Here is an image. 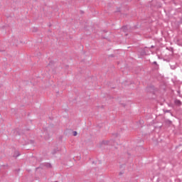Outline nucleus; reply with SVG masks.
<instances>
[{"mask_svg": "<svg viewBox=\"0 0 182 182\" xmlns=\"http://www.w3.org/2000/svg\"><path fill=\"white\" fill-rule=\"evenodd\" d=\"M150 53H151V50L150 48L146 47L141 51V55H142V56H144V55H150Z\"/></svg>", "mask_w": 182, "mask_h": 182, "instance_id": "f257e3e1", "label": "nucleus"}, {"mask_svg": "<svg viewBox=\"0 0 182 182\" xmlns=\"http://www.w3.org/2000/svg\"><path fill=\"white\" fill-rule=\"evenodd\" d=\"M146 92H149V93H153L154 94V86H149L147 87L146 89Z\"/></svg>", "mask_w": 182, "mask_h": 182, "instance_id": "f03ea898", "label": "nucleus"}, {"mask_svg": "<svg viewBox=\"0 0 182 182\" xmlns=\"http://www.w3.org/2000/svg\"><path fill=\"white\" fill-rule=\"evenodd\" d=\"M166 86H167V83L164 82V85H161V90H163L164 92H166Z\"/></svg>", "mask_w": 182, "mask_h": 182, "instance_id": "7ed1b4c3", "label": "nucleus"}, {"mask_svg": "<svg viewBox=\"0 0 182 182\" xmlns=\"http://www.w3.org/2000/svg\"><path fill=\"white\" fill-rule=\"evenodd\" d=\"M174 103L176 106H181L182 102L180 101V100H175Z\"/></svg>", "mask_w": 182, "mask_h": 182, "instance_id": "20e7f679", "label": "nucleus"}, {"mask_svg": "<svg viewBox=\"0 0 182 182\" xmlns=\"http://www.w3.org/2000/svg\"><path fill=\"white\" fill-rule=\"evenodd\" d=\"M43 166H45L47 168H52V164H50V163L43 164Z\"/></svg>", "mask_w": 182, "mask_h": 182, "instance_id": "39448f33", "label": "nucleus"}, {"mask_svg": "<svg viewBox=\"0 0 182 182\" xmlns=\"http://www.w3.org/2000/svg\"><path fill=\"white\" fill-rule=\"evenodd\" d=\"M58 151H59V149H58V148L54 149L53 150V151L51 152V154L55 155V154H56L58 153Z\"/></svg>", "mask_w": 182, "mask_h": 182, "instance_id": "423d86ee", "label": "nucleus"}, {"mask_svg": "<svg viewBox=\"0 0 182 182\" xmlns=\"http://www.w3.org/2000/svg\"><path fill=\"white\" fill-rule=\"evenodd\" d=\"M122 31H123V32H127V26H124L122 27Z\"/></svg>", "mask_w": 182, "mask_h": 182, "instance_id": "0eeeda50", "label": "nucleus"}, {"mask_svg": "<svg viewBox=\"0 0 182 182\" xmlns=\"http://www.w3.org/2000/svg\"><path fill=\"white\" fill-rule=\"evenodd\" d=\"M109 141H102V144H104L105 146H107L109 144Z\"/></svg>", "mask_w": 182, "mask_h": 182, "instance_id": "6e6552de", "label": "nucleus"}, {"mask_svg": "<svg viewBox=\"0 0 182 182\" xmlns=\"http://www.w3.org/2000/svg\"><path fill=\"white\" fill-rule=\"evenodd\" d=\"M19 156H21V154L19 153V151L15 152L14 157H19Z\"/></svg>", "mask_w": 182, "mask_h": 182, "instance_id": "1a4fd4ad", "label": "nucleus"}, {"mask_svg": "<svg viewBox=\"0 0 182 182\" xmlns=\"http://www.w3.org/2000/svg\"><path fill=\"white\" fill-rule=\"evenodd\" d=\"M19 156H21V154L19 153V151L15 152L14 157H19Z\"/></svg>", "mask_w": 182, "mask_h": 182, "instance_id": "9d476101", "label": "nucleus"}, {"mask_svg": "<svg viewBox=\"0 0 182 182\" xmlns=\"http://www.w3.org/2000/svg\"><path fill=\"white\" fill-rule=\"evenodd\" d=\"M154 70H159V65H154Z\"/></svg>", "mask_w": 182, "mask_h": 182, "instance_id": "9b49d317", "label": "nucleus"}, {"mask_svg": "<svg viewBox=\"0 0 182 182\" xmlns=\"http://www.w3.org/2000/svg\"><path fill=\"white\" fill-rule=\"evenodd\" d=\"M73 136H77V132L74 131V132H73Z\"/></svg>", "mask_w": 182, "mask_h": 182, "instance_id": "f8f14e48", "label": "nucleus"}, {"mask_svg": "<svg viewBox=\"0 0 182 182\" xmlns=\"http://www.w3.org/2000/svg\"><path fill=\"white\" fill-rule=\"evenodd\" d=\"M53 61H50V63H48V66H51V65H53Z\"/></svg>", "mask_w": 182, "mask_h": 182, "instance_id": "ddd939ff", "label": "nucleus"}, {"mask_svg": "<svg viewBox=\"0 0 182 182\" xmlns=\"http://www.w3.org/2000/svg\"><path fill=\"white\" fill-rule=\"evenodd\" d=\"M121 105H122V106L123 107H126V104L122 103V104H121Z\"/></svg>", "mask_w": 182, "mask_h": 182, "instance_id": "4468645a", "label": "nucleus"}, {"mask_svg": "<svg viewBox=\"0 0 182 182\" xmlns=\"http://www.w3.org/2000/svg\"><path fill=\"white\" fill-rule=\"evenodd\" d=\"M124 172H119V176H122V174H124Z\"/></svg>", "mask_w": 182, "mask_h": 182, "instance_id": "2eb2a0df", "label": "nucleus"}, {"mask_svg": "<svg viewBox=\"0 0 182 182\" xmlns=\"http://www.w3.org/2000/svg\"><path fill=\"white\" fill-rule=\"evenodd\" d=\"M165 112V113H170V110H166V111H164Z\"/></svg>", "mask_w": 182, "mask_h": 182, "instance_id": "dca6fc26", "label": "nucleus"}, {"mask_svg": "<svg viewBox=\"0 0 182 182\" xmlns=\"http://www.w3.org/2000/svg\"><path fill=\"white\" fill-rule=\"evenodd\" d=\"M153 64H154V65H157V62L154 61V62L153 63Z\"/></svg>", "mask_w": 182, "mask_h": 182, "instance_id": "f3484780", "label": "nucleus"}, {"mask_svg": "<svg viewBox=\"0 0 182 182\" xmlns=\"http://www.w3.org/2000/svg\"><path fill=\"white\" fill-rule=\"evenodd\" d=\"M159 59H160V55H158Z\"/></svg>", "mask_w": 182, "mask_h": 182, "instance_id": "a211bd4d", "label": "nucleus"}, {"mask_svg": "<svg viewBox=\"0 0 182 182\" xmlns=\"http://www.w3.org/2000/svg\"><path fill=\"white\" fill-rule=\"evenodd\" d=\"M111 57L113 58V55H112Z\"/></svg>", "mask_w": 182, "mask_h": 182, "instance_id": "6ab92c4d", "label": "nucleus"}, {"mask_svg": "<svg viewBox=\"0 0 182 182\" xmlns=\"http://www.w3.org/2000/svg\"><path fill=\"white\" fill-rule=\"evenodd\" d=\"M151 48H154V46H152Z\"/></svg>", "mask_w": 182, "mask_h": 182, "instance_id": "aec40b11", "label": "nucleus"}, {"mask_svg": "<svg viewBox=\"0 0 182 182\" xmlns=\"http://www.w3.org/2000/svg\"><path fill=\"white\" fill-rule=\"evenodd\" d=\"M55 182H58V181H55Z\"/></svg>", "mask_w": 182, "mask_h": 182, "instance_id": "412c9836", "label": "nucleus"}]
</instances>
